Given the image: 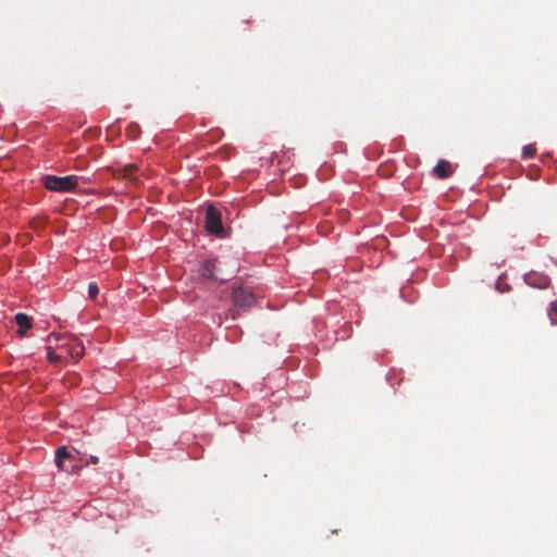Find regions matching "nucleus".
Wrapping results in <instances>:
<instances>
[{"label": "nucleus", "instance_id": "nucleus-1", "mask_svg": "<svg viewBox=\"0 0 557 557\" xmlns=\"http://www.w3.org/2000/svg\"><path fill=\"white\" fill-rule=\"evenodd\" d=\"M44 186L52 191L66 193L73 190L78 184V177L76 175L69 176H54L47 175L42 178Z\"/></svg>", "mask_w": 557, "mask_h": 557}, {"label": "nucleus", "instance_id": "nucleus-2", "mask_svg": "<svg viewBox=\"0 0 557 557\" xmlns=\"http://www.w3.org/2000/svg\"><path fill=\"white\" fill-rule=\"evenodd\" d=\"M54 337L57 341L64 339L59 348L63 350L65 354L70 355L75 360H79L85 354V347L81 339L75 336L64 337L61 335L51 334L49 338Z\"/></svg>", "mask_w": 557, "mask_h": 557}, {"label": "nucleus", "instance_id": "nucleus-3", "mask_svg": "<svg viewBox=\"0 0 557 557\" xmlns=\"http://www.w3.org/2000/svg\"><path fill=\"white\" fill-rule=\"evenodd\" d=\"M76 457L66 447L62 446L57 449L55 453V465L57 467L67 473L77 472L81 466L76 462Z\"/></svg>", "mask_w": 557, "mask_h": 557}, {"label": "nucleus", "instance_id": "nucleus-4", "mask_svg": "<svg viewBox=\"0 0 557 557\" xmlns=\"http://www.w3.org/2000/svg\"><path fill=\"white\" fill-rule=\"evenodd\" d=\"M205 222L206 230L210 234L222 235L224 233L221 212L213 205L207 207Z\"/></svg>", "mask_w": 557, "mask_h": 557}, {"label": "nucleus", "instance_id": "nucleus-5", "mask_svg": "<svg viewBox=\"0 0 557 557\" xmlns=\"http://www.w3.org/2000/svg\"><path fill=\"white\" fill-rule=\"evenodd\" d=\"M234 307L246 310L255 304L253 294L245 287H235L232 293Z\"/></svg>", "mask_w": 557, "mask_h": 557}, {"label": "nucleus", "instance_id": "nucleus-6", "mask_svg": "<svg viewBox=\"0 0 557 557\" xmlns=\"http://www.w3.org/2000/svg\"><path fill=\"white\" fill-rule=\"evenodd\" d=\"M525 282L530 286L543 289L549 286L550 278L547 275L537 272H531L525 274Z\"/></svg>", "mask_w": 557, "mask_h": 557}, {"label": "nucleus", "instance_id": "nucleus-7", "mask_svg": "<svg viewBox=\"0 0 557 557\" xmlns=\"http://www.w3.org/2000/svg\"><path fill=\"white\" fill-rule=\"evenodd\" d=\"M14 320L18 325L17 335L21 337L25 336L26 332L32 329V319L26 313L18 312L15 314Z\"/></svg>", "mask_w": 557, "mask_h": 557}, {"label": "nucleus", "instance_id": "nucleus-8", "mask_svg": "<svg viewBox=\"0 0 557 557\" xmlns=\"http://www.w3.org/2000/svg\"><path fill=\"white\" fill-rule=\"evenodd\" d=\"M216 271V261L215 260H206L201 267V275L206 278H212V280H221L225 281L226 278L219 277L215 274Z\"/></svg>", "mask_w": 557, "mask_h": 557}, {"label": "nucleus", "instance_id": "nucleus-9", "mask_svg": "<svg viewBox=\"0 0 557 557\" xmlns=\"http://www.w3.org/2000/svg\"><path fill=\"white\" fill-rule=\"evenodd\" d=\"M433 172L440 178H447L453 174L451 164L446 160H441L435 165Z\"/></svg>", "mask_w": 557, "mask_h": 557}, {"label": "nucleus", "instance_id": "nucleus-10", "mask_svg": "<svg viewBox=\"0 0 557 557\" xmlns=\"http://www.w3.org/2000/svg\"><path fill=\"white\" fill-rule=\"evenodd\" d=\"M136 166L134 164H126L125 166H123L120 172L122 173V175L126 178H129L131 181H136L137 177L134 175V173L136 172Z\"/></svg>", "mask_w": 557, "mask_h": 557}, {"label": "nucleus", "instance_id": "nucleus-11", "mask_svg": "<svg viewBox=\"0 0 557 557\" xmlns=\"http://www.w3.org/2000/svg\"><path fill=\"white\" fill-rule=\"evenodd\" d=\"M535 153H536V148H535V145H533V144L527 145L522 149V158L523 159H531L535 156Z\"/></svg>", "mask_w": 557, "mask_h": 557}, {"label": "nucleus", "instance_id": "nucleus-12", "mask_svg": "<svg viewBox=\"0 0 557 557\" xmlns=\"http://www.w3.org/2000/svg\"><path fill=\"white\" fill-rule=\"evenodd\" d=\"M47 358L50 362H57L61 359V356L60 355H57L53 349L48 346L47 347Z\"/></svg>", "mask_w": 557, "mask_h": 557}, {"label": "nucleus", "instance_id": "nucleus-13", "mask_svg": "<svg viewBox=\"0 0 557 557\" xmlns=\"http://www.w3.org/2000/svg\"><path fill=\"white\" fill-rule=\"evenodd\" d=\"M99 293V288L96 283H90L88 286V294L90 298H95Z\"/></svg>", "mask_w": 557, "mask_h": 557}, {"label": "nucleus", "instance_id": "nucleus-14", "mask_svg": "<svg viewBox=\"0 0 557 557\" xmlns=\"http://www.w3.org/2000/svg\"><path fill=\"white\" fill-rule=\"evenodd\" d=\"M549 317L553 321L557 318V299L550 304Z\"/></svg>", "mask_w": 557, "mask_h": 557}, {"label": "nucleus", "instance_id": "nucleus-15", "mask_svg": "<svg viewBox=\"0 0 557 557\" xmlns=\"http://www.w3.org/2000/svg\"><path fill=\"white\" fill-rule=\"evenodd\" d=\"M89 462L92 465H97L99 462V459L96 456H90L89 461H87L86 463H89Z\"/></svg>", "mask_w": 557, "mask_h": 557}, {"label": "nucleus", "instance_id": "nucleus-16", "mask_svg": "<svg viewBox=\"0 0 557 557\" xmlns=\"http://www.w3.org/2000/svg\"><path fill=\"white\" fill-rule=\"evenodd\" d=\"M0 557H10V556L5 555L4 553H0Z\"/></svg>", "mask_w": 557, "mask_h": 557}]
</instances>
